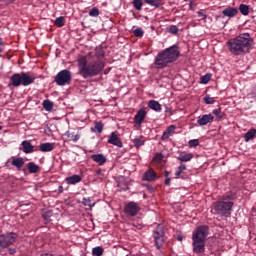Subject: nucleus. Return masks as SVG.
Segmentation results:
<instances>
[{"instance_id":"nucleus-41","label":"nucleus","mask_w":256,"mask_h":256,"mask_svg":"<svg viewBox=\"0 0 256 256\" xmlns=\"http://www.w3.org/2000/svg\"><path fill=\"white\" fill-rule=\"evenodd\" d=\"M95 55L97 59H103V57H105V51H103L102 48H98L96 49Z\"/></svg>"},{"instance_id":"nucleus-61","label":"nucleus","mask_w":256,"mask_h":256,"mask_svg":"<svg viewBox=\"0 0 256 256\" xmlns=\"http://www.w3.org/2000/svg\"><path fill=\"white\" fill-rule=\"evenodd\" d=\"M3 129V126H0V131Z\"/></svg>"},{"instance_id":"nucleus-52","label":"nucleus","mask_w":256,"mask_h":256,"mask_svg":"<svg viewBox=\"0 0 256 256\" xmlns=\"http://www.w3.org/2000/svg\"><path fill=\"white\" fill-rule=\"evenodd\" d=\"M164 183L167 185V187H169V185H171V178L167 177Z\"/></svg>"},{"instance_id":"nucleus-47","label":"nucleus","mask_w":256,"mask_h":256,"mask_svg":"<svg viewBox=\"0 0 256 256\" xmlns=\"http://www.w3.org/2000/svg\"><path fill=\"white\" fill-rule=\"evenodd\" d=\"M178 169L180 170V171H187V165H185V164H180V166L178 167Z\"/></svg>"},{"instance_id":"nucleus-54","label":"nucleus","mask_w":256,"mask_h":256,"mask_svg":"<svg viewBox=\"0 0 256 256\" xmlns=\"http://www.w3.org/2000/svg\"><path fill=\"white\" fill-rule=\"evenodd\" d=\"M58 191H59V193H63V186H59Z\"/></svg>"},{"instance_id":"nucleus-51","label":"nucleus","mask_w":256,"mask_h":256,"mask_svg":"<svg viewBox=\"0 0 256 256\" xmlns=\"http://www.w3.org/2000/svg\"><path fill=\"white\" fill-rule=\"evenodd\" d=\"M172 111H173L172 107H166L165 113H170V115H173Z\"/></svg>"},{"instance_id":"nucleus-37","label":"nucleus","mask_w":256,"mask_h":256,"mask_svg":"<svg viewBox=\"0 0 256 256\" xmlns=\"http://www.w3.org/2000/svg\"><path fill=\"white\" fill-rule=\"evenodd\" d=\"M211 81V74H206L204 76H202L200 78V82L203 84V85H207V83H209Z\"/></svg>"},{"instance_id":"nucleus-57","label":"nucleus","mask_w":256,"mask_h":256,"mask_svg":"<svg viewBox=\"0 0 256 256\" xmlns=\"http://www.w3.org/2000/svg\"><path fill=\"white\" fill-rule=\"evenodd\" d=\"M0 45H5V42H3V38H0Z\"/></svg>"},{"instance_id":"nucleus-9","label":"nucleus","mask_w":256,"mask_h":256,"mask_svg":"<svg viewBox=\"0 0 256 256\" xmlns=\"http://www.w3.org/2000/svg\"><path fill=\"white\" fill-rule=\"evenodd\" d=\"M15 239H17V234L13 232H9L6 234H1L0 235V247L3 249L7 247H11L15 243Z\"/></svg>"},{"instance_id":"nucleus-19","label":"nucleus","mask_w":256,"mask_h":256,"mask_svg":"<svg viewBox=\"0 0 256 256\" xmlns=\"http://www.w3.org/2000/svg\"><path fill=\"white\" fill-rule=\"evenodd\" d=\"M90 158L92 161H94V163H98L99 165H104L107 163V158L103 154H93L90 156Z\"/></svg>"},{"instance_id":"nucleus-10","label":"nucleus","mask_w":256,"mask_h":256,"mask_svg":"<svg viewBox=\"0 0 256 256\" xmlns=\"http://www.w3.org/2000/svg\"><path fill=\"white\" fill-rule=\"evenodd\" d=\"M139 211H141V207H139V204H137V202H134V201L129 202L124 207V212L129 217H135L137 215V213H139Z\"/></svg>"},{"instance_id":"nucleus-38","label":"nucleus","mask_w":256,"mask_h":256,"mask_svg":"<svg viewBox=\"0 0 256 256\" xmlns=\"http://www.w3.org/2000/svg\"><path fill=\"white\" fill-rule=\"evenodd\" d=\"M134 36L135 37H139L141 39V37H143V35H145V32H143V28H136L134 31Z\"/></svg>"},{"instance_id":"nucleus-35","label":"nucleus","mask_w":256,"mask_h":256,"mask_svg":"<svg viewBox=\"0 0 256 256\" xmlns=\"http://www.w3.org/2000/svg\"><path fill=\"white\" fill-rule=\"evenodd\" d=\"M90 57H91V54H88L87 56H80L78 58V64L79 65H87Z\"/></svg>"},{"instance_id":"nucleus-34","label":"nucleus","mask_w":256,"mask_h":256,"mask_svg":"<svg viewBox=\"0 0 256 256\" xmlns=\"http://www.w3.org/2000/svg\"><path fill=\"white\" fill-rule=\"evenodd\" d=\"M82 204L85 206V207H90V209L92 207H95V202H93V200L91 198H83L82 199Z\"/></svg>"},{"instance_id":"nucleus-42","label":"nucleus","mask_w":256,"mask_h":256,"mask_svg":"<svg viewBox=\"0 0 256 256\" xmlns=\"http://www.w3.org/2000/svg\"><path fill=\"white\" fill-rule=\"evenodd\" d=\"M233 199H235V194L230 193V194H226L224 196H222V201H233Z\"/></svg>"},{"instance_id":"nucleus-18","label":"nucleus","mask_w":256,"mask_h":256,"mask_svg":"<svg viewBox=\"0 0 256 256\" xmlns=\"http://www.w3.org/2000/svg\"><path fill=\"white\" fill-rule=\"evenodd\" d=\"M67 185H77V183H81L83 181V177L78 174H74L72 176L66 177L65 179Z\"/></svg>"},{"instance_id":"nucleus-59","label":"nucleus","mask_w":256,"mask_h":256,"mask_svg":"<svg viewBox=\"0 0 256 256\" xmlns=\"http://www.w3.org/2000/svg\"><path fill=\"white\" fill-rule=\"evenodd\" d=\"M163 65H159V66H157V69H163Z\"/></svg>"},{"instance_id":"nucleus-36","label":"nucleus","mask_w":256,"mask_h":256,"mask_svg":"<svg viewBox=\"0 0 256 256\" xmlns=\"http://www.w3.org/2000/svg\"><path fill=\"white\" fill-rule=\"evenodd\" d=\"M103 253H104V250H103V247H101V246H97L92 249V255L102 256Z\"/></svg>"},{"instance_id":"nucleus-13","label":"nucleus","mask_w":256,"mask_h":256,"mask_svg":"<svg viewBox=\"0 0 256 256\" xmlns=\"http://www.w3.org/2000/svg\"><path fill=\"white\" fill-rule=\"evenodd\" d=\"M109 145H114L115 147H118L121 149L123 147V142H121V138H119V135H117V132H112L108 139Z\"/></svg>"},{"instance_id":"nucleus-63","label":"nucleus","mask_w":256,"mask_h":256,"mask_svg":"<svg viewBox=\"0 0 256 256\" xmlns=\"http://www.w3.org/2000/svg\"><path fill=\"white\" fill-rule=\"evenodd\" d=\"M10 1H15V0H10Z\"/></svg>"},{"instance_id":"nucleus-40","label":"nucleus","mask_w":256,"mask_h":256,"mask_svg":"<svg viewBox=\"0 0 256 256\" xmlns=\"http://www.w3.org/2000/svg\"><path fill=\"white\" fill-rule=\"evenodd\" d=\"M168 32L172 33V35H177V33H179V27H177V25H171Z\"/></svg>"},{"instance_id":"nucleus-43","label":"nucleus","mask_w":256,"mask_h":256,"mask_svg":"<svg viewBox=\"0 0 256 256\" xmlns=\"http://www.w3.org/2000/svg\"><path fill=\"white\" fill-rule=\"evenodd\" d=\"M89 16L90 17H99V9L97 7L92 8L89 11Z\"/></svg>"},{"instance_id":"nucleus-2","label":"nucleus","mask_w":256,"mask_h":256,"mask_svg":"<svg viewBox=\"0 0 256 256\" xmlns=\"http://www.w3.org/2000/svg\"><path fill=\"white\" fill-rule=\"evenodd\" d=\"M207 237H209V226L200 225L196 227L192 234V246L194 253L197 255L205 253V241H207Z\"/></svg>"},{"instance_id":"nucleus-7","label":"nucleus","mask_w":256,"mask_h":256,"mask_svg":"<svg viewBox=\"0 0 256 256\" xmlns=\"http://www.w3.org/2000/svg\"><path fill=\"white\" fill-rule=\"evenodd\" d=\"M72 79L73 74H71V71L64 69L57 73L54 81L59 87H65V85H71Z\"/></svg>"},{"instance_id":"nucleus-5","label":"nucleus","mask_w":256,"mask_h":256,"mask_svg":"<svg viewBox=\"0 0 256 256\" xmlns=\"http://www.w3.org/2000/svg\"><path fill=\"white\" fill-rule=\"evenodd\" d=\"M103 71V66L101 65H81L79 68V75L83 79H89L99 75Z\"/></svg>"},{"instance_id":"nucleus-53","label":"nucleus","mask_w":256,"mask_h":256,"mask_svg":"<svg viewBox=\"0 0 256 256\" xmlns=\"http://www.w3.org/2000/svg\"><path fill=\"white\" fill-rule=\"evenodd\" d=\"M215 19H216V21H219V19H223V16L218 15V16L215 17Z\"/></svg>"},{"instance_id":"nucleus-25","label":"nucleus","mask_w":256,"mask_h":256,"mask_svg":"<svg viewBox=\"0 0 256 256\" xmlns=\"http://www.w3.org/2000/svg\"><path fill=\"white\" fill-rule=\"evenodd\" d=\"M132 143L134 147H136V149H139V147H143V145H145V139L143 138V136H138L132 139Z\"/></svg>"},{"instance_id":"nucleus-45","label":"nucleus","mask_w":256,"mask_h":256,"mask_svg":"<svg viewBox=\"0 0 256 256\" xmlns=\"http://www.w3.org/2000/svg\"><path fill=\"white\" fill-rule=\"evenodd\" d=\"M68 137L73 141V143H77L79 139H81V136L79 134H76V135H71V134H68Z\"/></svg>"},{"instance_id":"nucleus-17","label":"nucleus","mask_w":256,"mask_h":256,"mask_svg":"<svg viewBox=\"0 0 256 256\" xmlns=\"http://www.w3.org/2000/svg\"><path fill=\"white\" fill-rule=\"evenodd\" d=\"M143 181H155L157 179V173L152 168L148 169L142 176Z\"/></svg>"},{"instance_id":"nucleus-14","label":"nucleus","mask_w":256,"mask_h":256,"mask_svg":"<svg viewBox=\"0 0 256 256\" xmlns=\"http://www.w3.org/2000/svg\"><path fill=\"white\" fill-rule=\"evenodd\" d=\"M222 14L224 15V17L233 19V17H237V15L239 14V9L228 6L222 11Z\"/></svg>"},{"instance_id":"nucleus-55","label":"nucleus","mask_w":256,"mask_h":256,"mask_svg":"<svg viewBox=\"0 0 256 256\" xmlns=\"http://www.w3.org/2000/svg\"><path fill=\"white\" fill-rule=\"evenodd\" d=\"M101 173H102V170H101V169H98V170L96 171V175H101Z\"/></svg>"},{"instance_id":"nucleus-22","label":"nucleus","mask_w":256,"mask_h":256,"mask_svg":"<svg viewBox=\"0 0 256 256\" xmlns=\"http://www.w3.org/2000/svg\"><path fill=\"white\" fill-rule=\"evenodd\" d=\"M149 109H152V111L160 112L162 107L161 104L156 100H150L148 102Z\"/></svg>"},{"instance_id":"nucleus-56","label":"nucleus","mask_w":256,"mask_h":256,"mask_svg":"<svg viewBox=\"0 0 256 256\" xmlns=\"http://www.w3.org/2000/svg\"><path fill=\"white\" fill-rule=\"evenodd\" d=\"M164 175H165V177L167 179V177H169V171H165Z\"/></svg>"},{"instance_id":"nucleus-48","label":"nucleus","mask_w":256,"mask_h":256,"mask_svg":"<svg viewBox=\"0 0 256 256\" xmlns=\"http://www.w3.org/2000/svg\"><path fill=\"white\" fill-rule=\"evenodd\" d=\"M8 253L9 255H15V253H17V250L15 248H9Z\"/></svg>"},{"instance_id":"nucleus-4","label":"nucleus","mask_w":256,"mask_h":256,"mask_svg":"<svg viewBox=\"0 0 256 256\" xmlns=\"http://www.w3.org/2000/svg\"><path fill=\"white\" fill-rule=\"evenodd\" d=\"M11 85L13 87H29V85H33L35 83V78L29 73H15L10 77Z\"/></svg>"},{"instance_id":"nucleus-33","label":"nucleus","mask_w":256,"mask_h":256,"mask_svg":"<svg viewBox=\"0 0 256 256\" xmlns=\"http://www.w3.org/2000/svg\"><path fill=\"white\" fill-rule=\"evenodd\" d=\"M239 11L244 16L249 15V5H247V4H240Z\"/></svg>"},{"instance_id":"nucleus-11","label":"nucleus","mask_w":256,"mask_h":256,"mask_svg":"<svg viewBox=\"0 0 256 256\" xmlns=\"http://www.w3.org/2000/svg\"><path fill=\"white\" fill-rule=\"evenodd\" d=\"M215 116L213 114H204L198 117L197 124L200 127H205V125H209V123H213Z\"/></svg>"},{"instance_id":"nucleus-23","label":"nucleus","mask_w":256,"mask_h":256,"mask_svg":"<svg viewBox=\"0 0 256 256\" xmlns=\"http://www.w3.org/2000/svg\"><path fill=\"white\" fill-rule=\"evenodd\" d=\"M173 131H175V126L171 125L169 126L162 134L161 136V140L162 141H167V139H169V137H171V133H173Z\"/></svg>"},{"instance_id":"nucleus-27","label":"nucleus","mask_w":256,"mask_h":256,"mask_svg":"<svg viewBox=\"0 0 256 256\" xmlns=\"http://www.w3.org/2000/svg\"><path fill=\"white\" fill-rule=\"evenodd\" d=\"M256 135V129L252 128L250 129L247 133L244 134V141L246 143H249V141H251V139H253Z\"/></svg>"},{"instance_id":"nucleus-49","label":"nucleus","mask_w":256,"mask_h":256,"mask_svg":"<svg viewBox=\"0 0 256 256\" xmlns=\"http://www.w3.org/2000/svg\"><path fill=\"white\" fill-rule=\"evenodd\" d=\"M181 173H183L182 170L178 168V170L175 172L176 179H179V177H181Z\"/></svg>"},{"instance_id":"nucleus-21","label":"nucleus","mask_w":256,"mask_h":256,"mask_svg":"<svg viewBox=\"0 0 256 256\" xmlns=\"http://www.w3.org/2000/svg\"><path fill=\"white\" fill-rule=\"evenodd\" d=\"M194 155L193 153H186V152H181L179 156L177 157L178 161H181V163H187L193 159Z\"/></svg>"},{"instance_id":"nucleus-39","label":"nucleus","mask_w":256,"mask_h":256,"mask_svg":"<svg viewBox=\"0 0 256 256\" xmlns=\"http://www.w3.org/2000/svg\"><path fill=\"white\" fill-rule=\"evenodd\" d=\"M204 102L206 105H213V103H215V98L211 97L210 95H206L204 97Z\"/></svg>"},{"instance_id":"nucleus-3","label":"nucleus","mask_w":256,"mask_h":256,"mask_svg":"<svg viewBox=\"0 0 256 256\" xmlns=\"http://www.w3.org/2000/svg\"><path fill=\"white\" fill-rule=\"evenodd\" d=\"M179 55H181L179 46L172 45L157 54L155 65H169V63H175V61L179 59Z\"/></svg>"},{"instance_id":"nucleus-44","label":"nucleus","mask_w":256,"mask_h":256,"mask_svg":"<svg viewBox=\"0 0 256 256\" xmlns=\"http://www.w3.org/2000/svg\"><path fill=\"white\" fill-rule=\"evenodd\" d=\"M189 147H199V139H192L188 142Z\"/></svg>"},{"instance_id":"nucleus-30","label":"nucleus","mask_w":256,"mask_h":256,"mask_svg":"<svg viewBox=\"0 0 256 256\" xmlns=\"http://www.w3.org/2000/svg\"><path fill=\"white\" fill-rule=\"evenodd\" d=\"M45 111H53V102L51 100H44L42 103Z\"/></svg>"},{"instance_id":"nucleus-60","label":"nucleus","mask_w":256,"mask_h":256,"mask_svg":"<svg viewBox=\"0 0 256 256\" xmlns=\"http://www.w3.org/2000/svg\"><path fill=\"white\" fill-rule=\"evenodd\" d=\"M2 52H3V48L0 47V55L2 54Z\"/></svg>"},{"instance_id":"nucleus-8","label":"nucleus","mask_w":256,"mask_h":256,"mask_svg":"<svg viewBox=\"0 0 256 256\" xmlns=\"http://www.w3.org/2000/svg\"><path fill=\"white\" fill-rule=\"evenodd\" d=\"M153 238H154L156 247L158 249H161V247H163V244L165 243V230H163V225L161 224L157 225L153 233Z\"/></svg>"},{"instance_id":"nucleus-24","label":"nucleus","mask_w":256,"mask_h":256,"mask_svg":"<svg viewBox=\"0 0 256 256\" xmlns=\"http://www.w3.org/2000/svg\"><path fill=\"white\" fill-rule=\"evenodd\" d=\"M146 5L150 7H154L155 9H159L161 5H163V0H143Z\"/></svg>"},{"instance_id":"nucleus-1","label":"nucleus","mask_w":256,"mask_h":256,"mask_svg":"<svg viewBox=\"0 0 256 256\" xmlns=\"http://www.w3.org/2000/svg\"><path fill=\"white\" fill-rule=\"evenodd\" d=\"M227 45L230 53L233 55H245V53H249L251 47H253V38H251V34L243 33L234 39H230Z\"/></svg>"},{"instance_id":"nucleus-62","label":"nucleus","mask_w":256,"mask_h":256,"mask_svg":"<svg viewBox=\"0 0 256 256\" xmlns=\"http://www.w3.org/2000/svg\"><path fill=\"white\" fill-rule=\"evenodd\" d=\"M43 217H44V219H47V217L45 215Z\"/></svg>"},{"instance_id":"nucleus-26","label":"nucleus","mask_w":256,"mask_h":256,"mask_svg":"<svg viewBox=\"0 0 256 256\" xmlns=\"http://www.w3.org/2000/svg\"><path fill=\"white\" fill-rule=\"evenodd\" d=\"M27 167H28L29 173L31 174L39 173L40 171L39 165L35 164V162H29L27 164Z\"/></svg>"},{"instance_id":"nucleus-28","label":"nucleus","mask_w":256,"mask_h":256,"mask_svg":"<svg viewBox=\"0 0 256 256\" xmlns=\"http://www.w3.org/2000/svg\"><path fill=\"white\" fill-rule=\"evenodd\" d=\"M212 113L215 115L217 121H221L225 117V112L221 111V108L214 109Z\"/></svg>"},{"instance_id":"nucleus-58","label":"nucleus","mask_w":256,"mask_h":256,"mask_svg":"<svg viewBox=\"0 0 256 256\" xmlns=\"http://www.w3.org/2000/svg\"><path fill=\"white\" fill-rule=\"evenodd\" d=\"M177 240H178V241H183V237L178 236V237H177Z\"/></svg>"},{"instance_id":"nucleus-16","label":"nucleus","mask_w":256,"mask_h":256,"mask_svg":"<svg viewBox=\"0 0 256 256\" xmlns=\"http://www.w3.org/2000/svg\"><path fill=\"white\" fill-rule=\"evenodd\" d=\"M12 160V166L16 167L17 171H21V169H23V166L25 165V160L23 159V157H11Z\"/></svg>"},{"instance_id":"nucleus-31","label":"nucleus","mask_w":256,"mask_h":256,"mask_svg":"<svg viewBox=\"0 0 256 256\" xmlns=\"http://www.w3.org/2000/svg\"><path fill=\"white\" fill-rule=\"evenodd\" d=\"M54 25L56 27H65V17L60 16L54 20Z\"/></svg>"},{"instance_id":"nucleus-32","label":"nucleus","mask_w":256,"mask_h":256,"mask_svg":"<svg viewBox=\"0 0 256 256\" xmlns=\"http://www.w3.org/2000/svg\"><path fill=\"white\" fill-rule=\"evenodd\" d=\"M132 5L136 11H141L143 9V0H133Z\"/></svg>"},{"instance_id":"nucleus-46","label":"nucleus","mask_w":256,"mask_h":256,"mask_svg":"<svg viewBox=\"0 0 256 256\" xmlns=\"http://www.w3.org/2000/svg\"><path fill=\"white\" fill-rule=\"evenodd\" d=\"M154 161L157 163H161L163 161V154L162 153H156L154 156Z\"/></svg>"},{"instance_id":"nucleus-50","label":"nucleus","mask_w":256,"mask_h":256,"mask_svg":"<svg viewBox=\"0 0 256 256\" xmlns=\"http://www.w3.org/2000/svg\"><path fill=\"white\" fill-rule=\"evenodd\" d=\"M198 17H202V19H207V15H205L203 12H198Z\"/></svg>"},{"instance_id":"nucleus-20","label":"nucleus","mask_w":256,"mask_h":256,"mask_svg":"<svg viewBox=\"0 0 256 256\" xmlns=\"http://www.w3.org/2000/svg\"><path fill=\"white\" fill-rule=\"evenodd\" d=\"M55 149V144L53 143H41L39 146V151L42 153H49L50 151H53Z\"/></svg>"},{"instance_id":"nucleus-6","label":"nucleus","mask_w":256,"mask_h":256,"mask_svg":"<svg viewBox=\"0 0 256 256\" xmlns=\"http://www.w3.org/2000/svg\"><path fill=\"white\" fill-rule=\"evenodd\" d=\"M233 209V202L231 201H217L214 203V210L217 215H220V217H230L231 216V210Z\"/></svg>"},{"instance_id":"nucleus-12","label":"nucleus","mask_w":256,"mask_h":256,"mask_svg":"<svg viewBox=\"0 0 256 256\" xmlns=\"http://www.w3.org/2000/svg\"><path fill=\"white\" fill-rule=\"evenodd\" d=\"M21 147L19 148L20 151H23V153H25L26 155H29V153H35V151H37V149H35V146H33V144H31L29 140L22 141Z\"/></svg>"},{"instance_id":"nucleus-29","label":"nucleus","mask_w":256,"mask_h":256,"mask_svg":"<svg viewBox=\"0 0 256 256\" xmlns=\"http://www.w3.org/2000/svg\"><path fill=\"white\" fill-rule=\"evenodd\" d=\"M103 127H104L103 122H101V121L96 122L94 125V128H92V131L94 133H103Z\"/></svg>"},{"instance_id":"nucleus-15","label":"nucleus","mask_w":256,"mask_h":256,"mask_svg":"<svg viewBox=\"0 0 256 256\" xmlns=\"http://www.w3.org/2000/svg\"><path fill=\"white\" fill-rule=\"evenodd\" d=\"M145 117H147V112L145 109H140L137 111L136 115L134 116V123L136 125H141L143 121L145 120Z\"/></svg>"}]
</instances>
